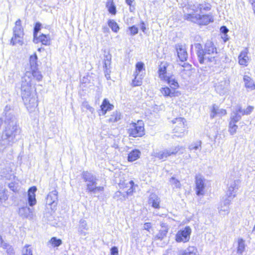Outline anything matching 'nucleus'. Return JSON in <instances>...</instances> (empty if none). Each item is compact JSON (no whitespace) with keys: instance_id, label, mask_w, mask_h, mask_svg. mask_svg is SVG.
<instances>
[{"instance_id":"nucleus-43","label":"nucleus","mask_w":255,"mask_h":255,"mask_svg":"<svg viewBox=\"0 0 255 255\" xmlns=\"http://www.w3.org/2000/svg\"><path fill=\"white\" fill-rule=\"evenodd\" d=\"M22 255H32V251L28 245H25L22 250Z\"/></svg>"},{"instance_id":"nucleus-16","label":"nucleus","mask_w":255,"mask_h":255,"mask_svg":"<svg viewBox=\"0 0 255 255\" xmlns=\"http://www.w3.org/2000/svg\"><path fill=\"white\" fill-rule=\"evenodd\" d=\"M204 179L200 176H197L196 180V194L198 195L204 194Z\"/></svg>"},{"instance_id":"nucleus-26","label":"nucleus","mask_w":255,"mask_h":255,"mask_svg":"<svg viewBox=\"0 0 255 255\" xmlns=\"http://www.w3.org/2000/svg\"><path fill=\"white\" fill-rule=\"evenodd\" d=\"M113 108L114 106L111 104L107 99H104L101 106V110L102 114L105 115L107 111L113 110Z\"/></svg>"},{"instance_id":"nucleus-59","label":"nucleus","mask_w":255,"mask_h":255,"mask_svg":"<svg viewBox=\"0 0 255 255\" xmlns=\"http://www.w3.org/2000/svg\"><path fill=\"white\" fill-rule=\"evenodd\" d=\"M140 29L143 32H145V30L146 29V27L145 26V24L144 23V22H142L141 23V25H140Z\"/></svg>"},{"instance_id":"nucleus-57","label":"nucleus","mask_w":255,"mask_h":255,"mask_svg":"<svg viewBox=\"0 0 255 255\" xmlns=\"http://www.w3.org/2000/svg\"><path fill=\"white\" fill-rule=\"evenodd\" d=\"M102 31L104 33H109L110 32V29L107 26H103L102 27Z\"/></svg>"},{"instance_id":"nucleus-63","label":"nucleus","mask_w":255,"mask_h":255,"mask_svg":"<svg viewBox=\"0 0 255 255\" xmlns=\"http://www.w3.org/2000/svg\"><path fill=\"white\" fill-rule=\"evenodd\" d=\"M252 6H253V9L254 10V13L255 14V3L254 4H253Z\"/></svg>"},{"instance_id":"nucleus-23","label":"nucleus","mask_w":255,"mask_h":255,"mask_svg":"<svg viewBox=\"0 0 255 255\" xmlns=\"http://www.w3.org/2000/svg\"><path fill=\"white\" fill-rule=\"evenodd\" d=\"M57 201V192L55 190L50 192L47 196L46 204L49 205L55 206Z\"/></svg>"},{"instance_id":"nucleus-52","label":"nucleus","mask_w":255,"mask_h":255,"mask_svg":"<svg viewBox=\"0 0 255 255\" xmlns=\"http://www.w3.org/2000/svg\"><path fill=\"white\" fill-rule=\"evenodd\" d=\"M152 228V225L150 223H146L143 225V229L148 231H150V229Z\"/></svg>"},{"instance_id":"nucleus-30","label":"nucleus","mask_w":255,"mask_h":255,"mask_svg":"<svg viewBox=\"0 0 255 255\" xmlns=\"http://www.w3.org/2000/svg\"><path fill=\"white\" fill-rule=\"evenodd\" d=\"M149 203L152 204V206L155 208H159L160 207L159 204L160 202V198L155 194H151L150 196Z\"/></svg>"},{"instance_id":"nucleus-54","label":"nucleus","mask_w":255,"mask_h":255,"mask_svg":"<svg viewBox=\"0 0 255 255\" xmlns=\"http://www.w3.org/2000/svg\"><path fill=\"white\" fill-rule=\"evenodd\" d=\"M83 106L91 112H93V111H94V109L92 107H91L89 104H88L87 102L83 103Z\"/></svg>"},{"instance_id":"nucleus-14","label":"nucleus","mask_w":255,"mask_h":255,"mask_svg":"<svg viewBox=\"0 0 255 255\" xmlns=\"http://www.w3.org/2000/svg\"><path fill=\"white\" fill-rule=\"evenodd\" d=\"M176 51L178 57L180 61L183 62L187 60L188 54L185 45L182 44H177L176 45Z\"/></svg>"},{"instance_id":"nucleus-33","label":"nucleus","mask_w":255,"mask_h":255,"mask_svg":"<svg viewBox=\"0 0 255 255\" xmlns=\"http://www.w3.org/2000/svg\"><path fill=\"white\" fill-rule=\"evenodd\" d=\"M38 39V42H41L43 45H48L50 43V38L49 35L41 34L36 37Z\"/></svg>"},{"instance_id":"nucleus-24","label":"nucleus","mask_w":255,"mask_h":255,"mask_svg":"<svg viewBox=\"0 0 255 255\" xmlns=\"http://www.w3.org/2000/svg\"><path fill=\"white\" fill-rule=\"evenodd\" d=\"M168 66V64L166 62H161L159 67L158 74L159 77L161 80L166 78L167 77L166 75V69Z\"/></svg>"},{"instance_id":"nucleus-37","label":"nucleus","mask_w":255,"mask_h":255,"mask_svg":"<svg viewBox=\"0 0 255 255\" xmlns=\"http://www.w3.org/2000/svg\"><path fill=\"white\" fill-rule=\"evenodd\" d=\"M133 76L134 78L132 81V85L134 86H138L141 85L144 76H140V75H136V74H133Z\"/></svg>"},{"instance_id":"nucleus-28","label":"nucleus","mask_w":255,"mask_h":255,"mask_svg":"<svg viewBox=\"0 0 255 255\" xmlns=\"http://www.w3.org/2000/svg\"><path fill=\"white\" fill-rule=\"evenodd\" d=\"M244 81L246 88L253 90L255 89V84L253 80L249 76L245 75L244 77Z\"/></svg>"},{"instance_id":"nucleus-32","label":"nucleus","mask_w":255,"mask_h":255,"mask_svg":"<svg viewBox=\"0 0 255 255\" xmlns=\"http://www.w3.org/2000/svg\"><path fill=\"white\" fill-rule=\"evenodd\" d=\"M89 229V227L87 222L85 220H81L79 222V225L78 227V232L81 235H85L86 232L85 230L87 231Z\"/></svg>"},{"instance_id":"nucleus-36","label":"nucleus","mask_w":255,"mask_h":255,"mask_svg":"<svg viewBox=\"0 0 255 255\" xmlns=\"http://www.w3.org/2000/svg\"><path fill=\"white\" fill-rule=\"evenodd\" d=\"M5 191L6 190L4 188L0 186V207L2 203L8 199V196L5 193Z\"/></svg>"},{"instance_id":"nucleus-50","label":"nucleus","mask_w":255,"mask_h":255,"mask_svg":"<svg viewBox=\"0 0 255 255\" xmlns=\"http://www.w3.org/2000/svg\"><path fill=\"white\" fill-rule=\"evenodd\" d=\"M128 29L130 31V34L131 35H134L138 33V28L135 26L129 27Z\"/></svg>"},{"instance_id":"nucleus-25","label":"nucleus","mask_w":255,"mask_h":255,"mask_svg":"<svg viewBox=\"0 0 255 255\" xmlns=\"http://www.w3.org/2000/svg\"><path fill=\"white\" fill-rule=\"evenodd\" d=\"M162 81H164L167 83L172 89L175 90L178 88L179 85L176 80L173 76H167L166 78L163 79Z\"/></svg>"},{"instance_id":"nucleus-4","label":"nucleus","mask_w":255,"mask_h":255,"mask_svg":"<svg viewBox=\"0 0 255 255\" xmlns=\"http://www.w3.org/2000/svg\"><path fill=\"white\" fill-rule=\"evenodd\" d=\"M20 132V129L16 123L11 121L9 123L2 132L0 143L4 146L12 145L15 141V138Z\"/></svg>"},{"instance_id":"nucleus-8","label":"nucleus","mask_w":255,"mask_h":255,"mask_svg":"<svg viewBox=\"0 0 255 255\" xmlns=\"http://www.w3.org/2000/svg\"><path fill=\"white\" fill-rule=\"evenodd\" d=\"M173 130L177 136H183L187 128L186 121L183 118H177L172 121Z\"/></svg>"},{"instance_id":"nucleus-35","label":"nucleus","mask_w":255,"mask_h":255,"mask_svg":"<svg viewBox=\"0 0 255 255\" xmlns=\"http://www.w3.org/2000/svg\"><path fill=\"white\" fill-rule=\"evenodd\" d=\"M197 253V249L194 246H189L183 251L182 255H196Z\"/></svg>"},{"instance_id":"nucleus-11","label":"nucleus","mask_w":255,"mask_h":255,"mask_svg":"<svg viewBox=\"0 0 255 255\" xmlns=\"http://www.w3.org/2000/svg\"><path fill=\"white\" fill-rule=\"evenodd\" d=\"M241 181L239 179L231 180L228 184V189L225 197L233 200L236 196V193L239 189Z\"/></svg>"},{"instance_id":"nucleus-10","label":"nucleus","mask_w":255,"mask_h":255,"mask_svg":"<svg viewBox=\"0 0 255 255\" xmlns=\"http://www.w3.org/2000/svg\"><path fill=\"white\" fill-rule=\"evenodd\" d=\"M192 229L189 226L180 229L175 235V240L177 243H185L189 241Z\"/></svg>"},{"instance_id":"nucleus-27","label":"nucleus","mask_w":255,"mask_h":255,"mask_svg":"<svg viewBox=\"0 0 255 255\" xmlns=\"http://www.w3.org/2000/svg\"><path fill=\"white\" fill-rule=\"evenodd\" d=\"M145 71L144 63L141 62H138L135 65V70L133 74L140 76H144Z\"/></svg>"},{"instance_id":"nucleus-19","label":"nucleus","mask_w":255,"mask_h":255,"mask_svg":"<svg viewBox=\"0 0 255 255\" xmlns=\"http://www.w3.org/2000/svg\"><path fill=\"white\" fill-rule=\"evenodd\" d=\"M19 215L24 218L31 219L33 218V210L27 206L19 208Z\"/></svg>"},{"instance_id":"nucleus-3","label":"nucleus","mask_w":255,"mask_h":255,"mask_svg":"<svg viewBox=\"0 0 255 255\" xmlns=\"http://www.w3.org/2000/svg\"><path fill=\"white\" fill-rule=\"evenodd\" d=\"M198 60L201 64L209 63L215 64L217 61V48L211 41L206 43L204 49H201L197 52Z\"/></svg>"},{"instance_id":"nucleus-39","label":"nucleus","mask_w":255,"mask_h":255,"mask_svg":"<svg viewBox=\"0 0 255 255\" xmlns=\"http://www.w3.org/2000/svg\"><path fill=\"white\" fill-rule=\"evenodd\" d=\"M106 6L108 8V11L110 13L113 14H115L116 13V6L112 0H109L107 3Z\"/></svg>"},{"instance_id":"nucleus-7","label":"nucleus","mask_w":255,"mask_h":255,"mask_svg":"<svg viewBox=\"0 0 255 255\" xmlns=\"http://www.w3.org/2000/svg\"><path fill=\"white\" fill-rule=\"evenodd\" d=\"M13 35L10 40V44L15 45L18 44L22 45L23 43V29L21 26V21L18 19L15 23V26L13 29Z\"/></svg>"},{"instance_id":"nucleus-17","label":"nucleus","mask_w":255,"mask_h":255,"mask_svg":"<svg viewBox=\"0 0 255 255\" xmlns=\"http://www.w3.org/2000/svg\"><path fill=\"white\" fill-rule=\"evenodd\" d=\"M161 229L159 230V232L154 237L155 240H162L166 237L167 234L168 232L169 228L166 224L162 223L160 224Z\"/></svg>"},{"instance_id":"nucleus-55","label":"nucleus","mask_w":255,"mask_h":255,"mask_svg":"<svg viewBox=\"0 0 255 255\" xmlns=\"http://www.w3.org/2000/svg\"><path fill=\"white\" fill-rule=\"evenodd\" d=\"M220 31L222 33L226 34L227 32L229 31V30L226 26H223L221 27Z\"/></svg>"},{"instance_id":"nucleus-46","label":"nucleus","mask_w":255,"mask_h":255,"mask_svg":"<svg viewBox=\"0 0 255 255\" xmlns=\"http://www.w3.org/2000/svg\"><path fill=\"white\" fill-rule=\"evenodd\" d=\"M189 149L190 150H197V149H201V142L200 141H198L196 143L191 144L189 146Z\"/></svg>"},{"instance_id":"nucleus-6","label":"nucleus","mask_w":255,"mask_h":255,"mask_svg":"<svg viewBox=\"0 0 255 255\" xmlns=\"http://www.w3.org/2000/svg\"><path fill=\"white\" fill-rule=\"evenodd\" d=\"M185 147L184 146L177 145L158 151H154L153 152L152 155L159 159L165 161L168 157L175 155L178 152L183 153Z\"/></svg>"},{"instance_id":"nucleus-49","label":"nucleus","mask_w":255,"mask_h":255,"mask_svg":"<svg viewBox=\"0 0 255 255\" xmlns=\"http://www.w3.org/2000/svg\"><path fill=\"white\" fill-rule=\"evenodd\" d=\"M115 197L119 198L121 200H125L126 196L125 194H123L121 191H117L115 193Z\"/></svg>"},{"instance_id":"nucleus-58","label":"nucleus","mask_w":255,"mask_h":255,"mask_svg":"<svg viewBox=\"0 0 255 255\" xmlns=\"http://www.w3.org/2000/svg\"><path fill=\"white\" fill-rule=\"evenodd\" d=\"M237 112V113H240L243 115V113L244 112V110L242 109L240 106H238L236 108V111Z\"/></svg>"},{"instance_id":"nucleus-20","label":"nucleus","mask_w":255,"mask_h":255,"mask_svg":"<svg viewBox=\"0 0 255 255\" xmlns=\"http://www.w3.org/2000/svg\"><path fill=\"white\" fill-rule=\"evenodd\" d=\"M248 53V51L247 49H245L241 52L238 57L239 63L240 65L243 66H247L248 65L249 60Z\"/></svg>"},{"instance_id":"nucleus-31","label":"nucleus","mask_w":255,"mask_h":255,"mask_svg":"<svg viewBox=\"0 0 255 255\" xmlns=\"http://www.w3.org/2000/svg\"><path fill=\"white\" fill-rule=\"evenodd\" d=\"M140 152L139 150L134 149L128 154V159L129 162L134 161L140 157Z\"/></svg>"},{"instance_id":"nucleus-9","label":"nucleus","mask_w":255,"mask_h":255,"mask_svg":"<svg viewBox=\"0 0 255 255\" xmlns=\"http://www.w3.org/2000/svg\"><path fill=\"white\" fill-rule=\"evenodd\" d=\"M128 133L133 137H141L144 134V128L143 122L138 121L136 123H132L129 124Z\"/></svg>"},{"instance_id":"nucleus-61","label":"nucleus","mask_w":255,"mask_h":255,"mask_svg":"<svg viewBox=\"0 0 255 255\" xmlns=\"http://www.w3.org/2000/svg\"><path fill=\"white\" fill-rule=\"evenodd\" d=\"M110 64V61L109 60H107L105 62V66L107 68L108 67V65Z\"/></svg>"},{"instance_id":"nucleus-41","label":"nucleus","mask_w":255,"mask_h":255,"mask_svg":"<svg viewBox=\"0 0 255 255\" xmlns=\"http://www.w3.org/2000/svg\"><path fill=\"white\" fill-rule=\"evenodd\" d=\"M49 243L51 244L53 247H59L62 244V241L60 239H57L55 237H53L49 241Z\"/></svg>"},{"instance_id":"nucleus-5","label":"nucleus","mask_w":255,"mask_h":255,"mask_svg":"<svg viewBox=\"0 0 255 255\" xmlns=\"http://www.w3.org/2000/svg\"><path fill=\"white\" fill-rule=\"evenodd\" d=\"M82 177L86 182L87 189L89 192L96 193L104 191L103 187L97 186L98 179L95 175L88 171H84L82 173Z\"/></svg>"},{"instance_id":"nucleus-48","label":"nucleus","mask_w":255,"mask_h":255,"mask_svg":"<svg viewBox=\"0 0 255 255\" xmlns=\"http://www.w3.org/2000/svg\"><path fill=\"white\" fill-rule=\"evenodd\" d=\"M9 188L13 192H16L18 190V184H15L13 182H11L8 184Z\"/></svg>"},{"instance_id":"nucleus-45","label":"nucleus","mask_w":255,"mask_h":255,"mask_svg":"<svg viewBox=\"0 0 255 255\" xmlns=\"http://www.w3.org/2000/svg\"><path fill=\"white\" fill-rule=\"evenodd\" d=\"M241 118V116L237 113V112H234L231 115L230 122L237 123L240 120Z\"/></svg>"},{"instance_id":"nucleus-56","label":"nucleus","mask_w":255,"mask_h":255,"mask_svg":"<svg viewBox=\"0 0 255 255\" xmlns=\"http://www.w3.org/2000/svg\"><path fill=\"white\" fill-rule=\"evenodd\" d=\"M6 244L7 243H6L4 242L1 236L0 235V247L1 248H3V247H5Z\"/></svg>"},{"instance_id":"nucleus-21","label":"nucleus","mask_w":255,"mask_h":255,"mask_svg":"<svg viewBox=\"0 0 255 255\" xmlns=\"http://www.w3.org/2000/svg\"><path fill=\"white\" fill-rule=\"evenodd\" d=\"M36 188L35 186L31 187L28 192V201L29 206H33L36 204L35 193L36 191Z\"/></svg>"},{"instance_id":"nucleus-2","label":"nucleus","mask_w":255,"mask_h":255,"mask_svg":"<svg viewBox=\"0 0 255 255\" xmlns=\"http://www.w3.org/2000/svg\"><path fill=\"white\" fill-rule=\"evenodd\" d=\"M210 9V5L206 3L191 5L189 12L184 15V18L200 25H206L213 21V17L211 15H201V14L203 13L204 11H207Z\"/></svg>"},{"instance_id":"nucleus-1","label":"nucleus","mask_w":255,"mask_h":255,"mask_svg":"<svg viewBox=\"0 0 255 255\" xmlns=\"http://www.w3.org/2000/svg\"><path fill=\"white\" fill-rule=\"evenodd\" d=\"M37 57L35 53L29 58L30 69H27L22 77L21 91L24 104L28 110L33 111L38 106L37 97L35 90H32V79L41 81L42 75L37 70Z\"/></svg>"},{"instance_id":"nucleus-60","label":"nucleus","mask_w":255,"mask_h":255,"mask_svg":"<svg viewBox=\"0 0 255 255\" xmlns=\"http://www.w3.org/2000/svg\"><path fill=\"white\" fill-rule=\"evenodd\" d=\"M133 1L134 0H126V2L129 6L131 5V4Z\"/></svg>"},{"instance_id":"nucleus-40","label":"nucleus","mask_w":255,"mask_h":255,"mask_svg":"<svg viewBox=\"0 0 255 255\" xmlns=\"http://www.w3.org/2000/svg\"><path fill=\"white\" fill-rule=\"evenodd\" d=\"M236 123H234L233 122H230L229 131L232 135L236 133L238 127L236 125Z\"/></svg>"},{"instance_id":"nucleus-53","label":"nucleus","mask_w":255,"mask_h":255,"mask_svg":"<svg viewBox=\"0 0 255 255\" xmlns=\"http://www.w3.org/2000/svg\"><path fill=\"white\" fill-rule=\"evenodd\" d=\"M111 253L112 255H118V249L117 247H112L111 249Z\"/></svg>"},{"instance_id":"nucleus-64","label":"nucleus","mask_w":255,"mask_h":255,"mask_svg":"<svg viewBox=\"0 0 255 255\" xmlns=\"http://www.w3.org/2000/svg\"><path fill=\"white\" fill-rule=\"evenodd\" d=\"M252 4L255 3V0H249Z\"/></svg>"},{"instance_id":"nucleus-18","label":"nucleus","mask_w":255,"mask_h":255,"mask_svg":"<svg viewBox=\"0 0 255 255\" xmlns=\"http://www.w3.org/2000/svg\"><path fill=\"white\" fill-rule=\"evenodd\" d=\"M227 114L226 110L223 109H219L215 104L213 105L211 111L210 118L214 119L216 116L222 117Z\"/></svg>"},{"instance_id":"nucleus-38","label":"nucleus","mask_w":255,"mask_h":255,"mask_svg":"<svg viewBox=\"0 0 255 255\" xmlns=\"http://www.w3.org/2000/svg\"><path fill=\"white\" fill-rule=\"evenodd\" d=\"M108 25L114 32H117L119 30L120 28L118 23L113 19L108 21Z\"/></svg>"},{"instance_id":"nucleus-42","label":"nucleus","mask_w":255,"mask_h":255,"mask_svg":"<svg viewBox=\"0 0 255 255\" xmlns=\"http://www.w3.org/2000/svg\"><path fill=\"white\" fill-rule=\"evenodd\" d=\"M41 24L39 23H37L34 27V39L33 41L35 43H38V39H36V37H37L38 35V32L40 29Z\"/></svg>"},{"instance_id":"nucleus-62","label":"nucleus","mask_w":255,"mask_h":255,"mask_svg":"<svg viewBox=\"0 0 255 255\" xmlns=\"http://www.w3.org/2000/svg\"><path fill=\"white\" fill-rule=\"evenodd\" d=\"M227 36L228 35L227 34H224V37H222L224 39L225 41H226L228 39Z\"/></svg>"},{"instance_id":"nucleus-12","label":"nucleus","mask_w":255,"mask_h":255,"mask_svg":"<svg viewBox=\"0 0 255 255\" xmlns=\"http://www.w3.org/2000/svg\"><path fill=\"white\" fill-rule=\"evenodd\" d=\"M232 200V199L225 197L223 198L218 207V212L220 215L225 216L229 214L230 212L229 205Z\"/></svg>"},{"instance_id":"nucleus-13","label":"nucleus","mask_w":255,"mask_h":255,"mask_svg":"<svg viewBox=\"0 0 255 255\" xmlns=\"http://www.w3.org/2000/svg\"><path fill=\"white\" fill-rule=\"evenodd\" d=\"M160 92L161 95L165 98L169 97L171 98L175 97H178L181 95V93L179 91L174 90L166 86L161 88Z\"/></svg>"},{"instance_id":"nucleus-15","label":"nucleus","mask_w":255,"mask_h":255,"mask_svg":"<svg viewBox=\"0 0 255 255\" xmlns=\"http://www.w3.org/2000/svg\"><path fill=\"white\" fill-rule=\"evenodd\" d=\"M229 84V81L223 78L219 83L216 84L215 86L216 90L220 94H224L227 91Z\"/></svg>"},{"instance_id":"nucleus-22","label":"nucleus","mask_w":255,"mask_h":255,"mask_svg":"<svg viewBox=\"0 0 255 255\" xmlns=\"http://www.w3.org/2000/svg\"><path fill=\"white\" fill-rule=\"evenodd\" d=\"M134 182L133 181H130L128 183L125 184V183H120L119 187L121 189H125V188H129L126 191L127 196H131L133 194L134 192L133 189Z\"/></svg>"},{"instance_id":"nucleus-29","label":"nucleus","mask_w":255,"mask_h":255,"mask_svg":"<svg viewBox=\"0 0 255 255\" xmlns=\"http://www.w3.org/2000/svg\"><path fill=\"white\" fill-rule=\"evenodd\" d=\"M237 243V253L242 255L245 250V241L243 239L240 238L238 239Z\"/></svg>"},{"instance_id":"nucleus-51","label":"nucleus","mask_w":255,"mask_h":255,"mask_svg":"<svg viewBox=\"0 0 255 255\" xmlns=\"http://www.w3.org/2000/svg\"><path fill=\"white\" fill-rule=\"evenodd\" d=\"M254 108L252 106H249L247 108L246 110H244V112L243 113V115H249L251 113L252 111L253 110Z\"/></svg>"},{"instance_id":"nucleus-44","label":"nucleus","mask_w":255,"mask_h":255,"mask_svg":"<svg viewBox=\"0 0 255 255\" xmlns=\"http://www.w3.org/2000/svg\"><path fill=\"white\" fill-rule=\"evenodd\" d=\"M169 182L174 188H180L181 187V183L180 181L174 177L171 178Z\"/></svg>"},{"instance_id":"nucleus-34","label":"nucleus","mask_w":255,"mask_h":255,"mask_svg":"<svg viewBox=\"0 0 255 255\" xmlns=\"http://www.w3.org/2000/svg\"><path fill=\"white\" fill-rule=\"evenodd\" d=\"M121 119V114L120 112L116 111L111 115L108 120L109 123H116Z\"/></svg>"},{"instance_id":"nucleus-47","label":"nucleus","mask_w":255,"mask_h":255,"mask_svg":"<svg viewBox=\"0 0 255 255\" xmlns=\"http://www.w3.org/2000/svg\"><path fill=\"white\" fill-rule=\"evenodd\" d=\"M2 248L6 250L7 255H14V251L11 246L6 244V246Z\"/></svg>"}]
</instances>
